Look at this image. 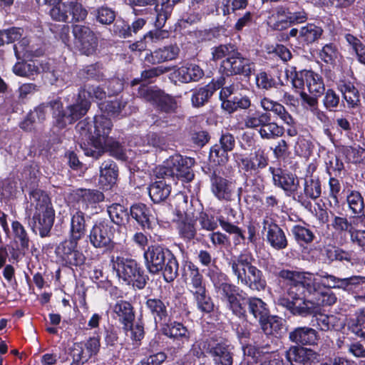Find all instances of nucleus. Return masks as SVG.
Wrapping results in <instances>:
<instances>
[{
    "label": "nucleus",
    "instance_id": "f257e3e1",
    "mask_svg": "<svg viewBox=\"0 0 365 365\" xmlns=\"http://www.w3.org/2000/svg\"><path fill=\"white\" fill-rule=\"evenodd\" d=\"M273 274L284 287V293L278 298L277 304L292 316L315 315L320 311V307L332 306L336 302L337 298L330 289L317 292L316 302L309 299V296L320 288V283L313 273L297 269L276 268Z\"/></svg>",
    "mask_w": 365,
    "mask_h": 365
},
{
    "label": "nucleus",
    "instance_id": "f03ea898",
    "mask_svg": "<svg viewBox=\"0 0 365 365\" xmlns=\"http://www.w3.org/2000/svg\"><path fill=\"white\" fill-rule=\"evenodd\" d=\"M207 277L220 301L240 320L247 322L251 315L260 325L269 317L271 312L267 302L258 297L249 296L218 267L209 269Z\"/></svg>",
    "mask_w": 365,
    "mask_h": 365
},
{
    "label": "nucleus",
    "instance_id": "7ed1b4c3",
    "mask_svg": "<svg viewBox=\"0 0 365 365\" xmlns=\"http://www.w3.org/2000/svg\"><path fill=\"white\" fill-rule=\"evenodd\" d=\"M171 71L170 66H157L141 71L140 77L130 81V86L140 85L137 89V96L150 104L160 113L173 114L177 113L178 105L175 97L165 92L157 86H149L155 83L160 76Z\"/></svg>",
    "mask_w": 365,
    "mask_h": 365
},
{
    "label": "nucleus",
    "instance_id": "20e7f679",
    "mask_svg": "<svg viewBox=\"0 0 365 365\" xmlns=\"http://www.w3.org/2000/svg\"><path fill=\"white\" fill-rule=\"evenodd\" d=\"M64 101L66 103V108L59 97L48 101L52 126L58 130L65 129L68 125H72L82 118L86 115L91 105V101L86 99L84 94H81L78 91L68 94L64 98Z\"/></svg>",
    "mask_w": 365,
    "mask_h": 365
},
{
    "label": "nucleus",
    "instance_id": "39448f33",
    "mask_svg": "<svg viewBox=\"0 0 365 365\" xmlns=\"http://www.w3.org/2000/svg\"><path fill=\"white\" fill-rule=\"evenodd\" d=\"M81 130L87 131L88 136L81 143L86 156L97 160L105 153V143L109 138L113 124L110 118L104 114H96L92 121L88 118L78 124Z\"/></svg>",
    "mask_w": 365,
    "mask_h": 365
},
{
    "label": "nucleus",
    "instance_id": "423d86ee",
    "mask_svg": "<svg viewBox=\"0 0 365 365\" xmlns=\"http://www.w3.org/2000/svg\"><path fill=\"white\" fill-rule=\"evenodd\" d=\"M255 262L252 253L244 251L237 256H232L227 264L232 274L242 285L252 291L262 292L267 287V280L263 272L254 264Z\"/></svg>",
    "mask_w": 365,
    "mask_h": 365
},
{
    "label": "nucleus",
    "instance_id": "0eeeda50",
    "mask_svg": "<svg viewBox=\"0 0 365 365\" xmlns=\"http://www.w3.org/2000/svg\"><path fill=\"white\" fill-rule=\"evenodd\" d=\"M31 198L36 202L34 212L31 217L28 215V225L34 233L38 231L41 237L51 235V230L55 220V210L47 192L41 189H34L29 192Z\"/></svg>",
    "mask_w": 365,
    "mask_h": 365
},
{
    "label": "nucleus",
    "instance_id": "6e6552de",
    "mask_svg": "<svg viewBox=\"0 0 365 365\" xmlns=\"http://www.w3.org/2000/svg\"><path fill=\"white\" fill-rule=\"evenodd\" d=\"M195 163L193 158L175 153L158 165L153 170L155 178H168L182 182H190L195 178L192 169Z\"/></svg>",
    "mask_w": 365,
    "mask_h": 365
},
{
    "label": "nucleus",
    "instance_id": "1a4fd4ad",
    "mask_svg": "<svg viewBox=\"0 0 365 365\" xmlns=\"http://www.w3.org/2000/svg\"><path fill=\"white\" fill-rule=\"evenodd\" d=\"M111 262L118 278L126 284L131 285L138 290L146 287L150 278L140 262L123 256H117L115 259L113 256Z\"/></svg>",
    "mask_w": 365,
    "mask_h": 365
},
{
    "label": "nucleus",
    "instance_id": "9d476101",
    "mask_svg": "<svg viewBox=\"0 0 365 365\" xmlns=\"http://www.w3.org/2000/svg\"><path fill=\"white\" fill-rule=\"evenodd\" d=\"M309 14L298 2L278 6L272 14L271 26L274 31H283L295 25L306 23Z\"/></svg>",
    "mask_w": 365,
    "mask_h": 365
},
{
    "label": "nucleus",
    "instance_id": "9b49d317",
    "mask_svg": "<svg viewBox=\"0 0 365 365\" xmlns=\"http://www.w3.org/2000/svg\"><path fill=\"white\" fill-rule=\"evenodd\" d=\"M117 231L106 217H100L93 222L87 238L93 248L111 252L115 246L114 239Z\"/></svg>",
    "mask_w": 365,
    "mask_h": 365
},
{
    "label": "nucleus",
    "instance_id": "f8f14e48",
    "mask_svg": "<svg viewBox=\"0 0 365 365\" xmlns=\"http://www.w3.org/2000/svg\"><path fill=\"white\" fill-rule=\"evenodd\" d=\"M287 76L291 78V83L295 90L304 89L315 96H321L325 90L323 77L312 69H297L296 66L290 67L287 71Z\"/></svg>",
    "mask_w": 365,
    "mask_h": 365
},
{
    "label": "nucleus",
    "instance_id": "ddd939ff",
    "mask_svg": "<svg viewBox=\"0 0 365 365\" xmlns=\"http://www.w3.org/2000/svg\"><path fill=\"white\" fill-rule=\"evenodd\" d=\"M76 240L66 238L55 248L57 260L64 267L73 270L84 267L87 257L79 247Z\"/></svg>",
    "mask_w": 365,
    "mask_h": 365
},
{
    "label": "nucleus",
    "instance_id": "4468645a",
    "mask_svg": "<svg viewBox=\"0 0 365 365\" xmlns=\"http://www.w3.org/2000/svg\"><path fill=\"white\" fill-rule=\"evenodd\" d=\"M254 67V63L244 56L237 47L230 56L220 62L219 72L221 76L220 77L225 79L226 77L242 75L249 80L255 70Z\"/></svg>",
    "mask_w": 365,
    "mask_h": 365
},
{
    "label": "nucleus",
    "instance_id": "2eb2a0df",
    "mask_svg": "<svg viewBox=\"0 0 365 365\" xmlns=\"http://www.w3.org/2000/svg\"><path fill=\"white\" fill-rule=\"evenodd\" d=\"M203 349L213 365H233L235 346L227 339L210 337L203 341Z\"/></svg>",
    "mask_w": 365,
    "mask_h": 365
},
{
    "label": "nucleus",
    "instance_id": "dca6fc26",
    "mask_svg": "<svg viewBox=\"0 0 365 365\" xmlns=\"http://www.w3.org/2000/svg\"><path fill=\"white\" fill-rule=\"evenodd\" d=\"M202 171L209 178L210 190L217 200L227 202L232 200L235 185L231 180L222 177L221 170L210 163L204 164Z\"/></svg>",
    "mask_w": 365,
    "mask_h": 365
},
{
    "label": "nucleus",
    "instance_id": "f3484780",
    "mask_svg": "<svg viewBox=\"0 0 365 365\" xmlns=\"http://www.w3.org/2000/svg\"><path fill=\"white\" fill-rule=\"evenodd\" d=\"M160 332L177 344L176 347L168 348V351L175 356L190 339V332L187 327L182 322L173 320L172 318H169V320L160 326Z\"/></svg>",
    "mask_w": 365,
    "mask_h": 365
},
{
    "label": "nucleus",
    "instance_id": "a211bd4d",
    "mask_svg": "<svg viewBox=\"0 0 365 365\" xmlns=\"http://www.w3.org/2000/svg\"><path fill=\"white\" fill-rule=\"evenodd\" d=\"M269 173L272 175L273 185L281 189L286 197H292L294 200L300 188L299 179L297 175L287 169L280 167L275 168L270 166Z\"/></svg>",
    "mask_w": 365,
    "mask_h": 365
},
{
    "label": "nucleus",
    "instance_id": "6ab92c4d",
    "mask_svg": "<svg viewBox=\"0 0 365 365\" xmlns=\"http://www.w3.org/2000/svg\"><path fill=\"white\" fill-rule=\"evenodd\" d=\"M269 163V152L262 147L255 148L248 155L240 154L238 158L239 167L247 176L259 175Z\"/></svg>",
    "mask_w": 365,
    "mask_h": 365
},
{
    "label": "nucleus",
    "instance_id": "aec40b11",
    "mask_svg": "<svg viewBox=\"0 0 365 365\" xmlns=\"http://www.w3.org/2000/svg\"><path fill=\"white\" fill-rule=\"evenodd\" d=\"M72 34L75 46L81 54L88 56L96 52L98 44V38L88 26L73 24Z\"/></svg>",
    "mask_w": 365,
    "mask_h": 365
},
{
    "label": "nucleus",
    "instance_id": "412c9836",
    "mask_svg": "<svg viewBox=\"0 0 365 365\" xmlns=\"http://www.w3.org/2000/svg\"><path fill=\"white\" fill-rule=\"evenodd\" d=\"M226 83V79L223 77L212 78L207 84L197 86L192 88L191 92V105L195 108L204 107L210 102L213 96L222 86Z\"/></svg>",
    "mask_w": 365,
    "mask_h": 365
},
{
    "label": "nucleus",
    "instance_id": "4be33fe9",
    "mask_svg": "<svg viewBox=\"0 0 365 365\" xmlns=\"http://www.w3.org/2000/svg\"><path fill=\"white\" fill-rule=\"evenodd\" d=\"M144 304L146 312L153 318L156 326H160L169 320V318H172V308L166 297L148 296Z\"/></svg>",
    "mask_w": 365,
    "mask_h": 365
},
{
    "label": "nucleus",
    "instance_id": "5701e85b",
    "mask_svg": "<svg viewBox=\"0 0 365 365\" xmlns=\"http://www.w3.org/2000/svg\"><path fill=\"white\" fill-rule=\"evenodd\" d=\"M322 182L318 176L306 177L304 179L303 190H298L294 200L306 209L312 206V200L315 201L322 195Z\"/></svg>",
    "mask_w": 365,
    "mask_h": 365
},
{
    "label": "nucleus",
    "instance_id": "b1692460",
    "mask_svg": "<svg viewBox=\"0 0 365 365\" xmlns=\"http://www.w3.org/2000/svg\"><path fill=\"white\" fill-rule=\"evenodd\" d=\"M160 259L158 262V274L168 283L173 282L178 276L179 262L174 253L164 244L160 247Z\"/></svg>",
    "mask_w": 365,
    "mask_h": 365
},
{
    "label": "nucleus",
    "instance_id": "393cba45",
    "mask_svg": "<svg viewBox=\"0 0 365 365\" xmlns=\"http://www.w3.org/2000/svg\"><path fill=\"white\" fill-rule=\"evenodd\" d=\"M284 356L290 365H317L321 360L319 352L302 346H291Z\"/></svg>",
    "mask_w": 365,
    "mask_h": 365
},
{
    "label": "nucleus",
    "instance_id": "a878e982",
    "mask_svg": "<svg viewBox=\"0 0 365 365\" xmlns=\"http://www.w3.org/2000/svg\"><path fill=\"white\" fill-rule=\"evenodd\" d=\"M263 230L266 232V242L274 250L279 251L288 247L289 241L284 230L273 220L264 219Z\"/></svg>",
    "mask_w": 365,
    "mask_h": 365
},
{
    "label": "nucleus",
    "instance_id": "bb28decb",
    "mask_svg": "<svg viewBox=\"0 0 365 365\" xmlns=\"http://www.w3.org/2000/svg\"><path fill=\"white\" fill-rule=\"evenodd\" d=\"M73 200L81 205L82 210L96 209L105 200V195L97 189L78 188L72 194Z\"/></svg>",
    "mask_w": 365,
    "mask_h": 365
},
{
    "label": "nucleus",
    "instance_id": "cd10ccee",
    "mask_svg": "<svg viewBox=\"0 0 365 365\" xmlns=\"http://www.w3.org/2000/svg\"><path fill=\"white\" fill-rule=\"evenodd\" d=\"M244 353L247 356L251 357L254 362L257 363L269 356L274 354L271 351V346L269 342V337L264 336L262 333H259L253 338V343L248 344L243 346Z\"/></svg>",
    "mask_w": 365,
    "mask_h": 365
},
{
    "label": "nucleus",
    "instance_id": "c85d7f7f",
    "mask_svg": "<svg viewBox=\"0 0 365 365\" xmlns=\"http://www.w3.org/2000/svg\"><path fill=\"white\" fill-rule=\"evenodd\" d=\"M289 340L294 346H314L320 340L319 332L308 326H299L289 332Z\"/></svg>",
    "mask_w": 365,
    "mask_h": 365
},
{
    "label": "nucleus",
    "instance_id": "c756f323",
    "mask_svg": "<svg viewBox=\"0 0 365 365\" xmlns=\"http://www.w3.org/2000/svg\"><path fill=\"white\" fill-rule=\"evenodd\" d=\"M337 90L341 93L347 108L356 109L361 107V94L354 82L345 76L341 77L336 83Z\"/></svg>",
    "mask_w": 365,
    "mask_h": 365
},
{
    "label": "nucleus",
    "instance_id": "7c9ffc66",
    "mask_svg": "<svg viewBox=\"0 0 365 365\" xmlns=\"http://www.w3.org/2000/svg\"><path fill=\"white\" fill-rule=\"evenodd\" d=\"M182 277L189 292L207 287L206 280L200 268L191 260L182 261Z\"/></svg>",
    "mask_w": 365,
    "mask_h": 365
},
{
    "label": "nucleus",
    "instance_id": "2f4dec72",
    "mask_svg": "<svg viewBox=\"0 0 365 365\" xmlns=\"http://www.w3.org/2000/svg\"><path fill=\"white\" fill-rule=\"evenodd\" d=\"M171 76L181 83H190L198 82L205 76V72L199 65L185 62L180 66H174Z\"/></svg>",
    "mask_w": 365,
    "mask_h": 365
},
{
    "label": "nucleus",
    "instance_id": "473e14b6",
    "mask_svg": "<svg viewBox=\"0 0 365 365\" xmlns=\"http://www.w3.org/2000/svg\"><path fill=\"white\" fill-rule=\"evenodd\" d=\"M130 220L144 230H152L154 217L150 207L143 202H135L129 208Z\"/></svg>",
    "mask_w": 365,
    "mask_h": 365
},
{
    "label": "nucleus",
    "instance_id": "72a5a7b5",
    "mask_svg": "<svg viewBox=\"0 0 365 365\" xmlns=\"http://www.w3.org/2000/svg\"><path fill=\"white\" fill-rule=\"evenodd\" d=\"M180 48L176 43H171L153 51H149L146 53L144 61L149 65H158L166 61L175 60L178 58Z\"/></svg>",
    "mask_w": 365,
    "mask_h": 365
},
{
    "label": "nucleus",
    "instance_id": "f704fd0d",
    "mask_svg": "<svg viewBox=\"0 0 365 365\" xmlns=\"http://www.w3.org/2000/svg\"><path fill=\"white\" fill-rule=\"evenodd\" d=\"M48 102L41 103L31 110L19 123V128L24 132H34L36 130V123H43L46 119Z\"/></svg>",
    "mask_w": 365,
    "mask_h": 365
},
{
    "label": "nucleus",
    "instance_id": "c9c22d12",
    "mask_svg": "<svg viewBox=\"0 0 365 365\" xmlns=\"http://www.w3.org/2000/svg\"><path fill=\"white\" fill-rule=\"evenodd\" d=\"M113 318L118 322L121 328L135 322L136 312L133 304L125 299L116 301L112 308Z\"/></svg>",
    "mask_w": 365,
    "mask_h": 365
},
{
    "label": "nucleus",
    "instance_id": "e433bc0d",
    "mask_svg": "<svg viewBox=\"0 0 365 365\" xmlns=\"http://www.w3.org/2000/svg\"><path fill=\"white\" fill-rule=\"evenodd\" d=\"M70 217L68 238L81 241L87 236V215L83 210L77 209L70 214Z\"/></svg>",
    "mask_w": 365,
    "mask_h": 365
},
{
    "label": "nucleus",
    "instance_id": "4c0bfd02",
    "mask_svg": "<svg viewBox=\"0 0 365 365\" xmlns=\"http://www.w3.org/2000/svg\"><path fill=\"white\" fill-rule=\"evenodd\" d=\"M158 179L151 182L148 187L149 197L154 204L166 202L172 190L171 185L165 181L166 178Z\"/></svg>",
    "mask_w": 365,
    "mask_h": 365
},
{
    "label": "nucleus",
    "instance_id": "58836bf2",
    "mask_svg": "<svg viewBox=\"0 0 365 365\" xmlns=\"http://www.w3.org/2000/svg\"><path fill=\"white\" fill-rule=\"evenodd\" d=\"M100 168L99 183L106 189H110L115 184L118 175L116 163L108 159L103 162Z\"/></svg>",
    "mask_w": 365,
    "mask_h": 365
},
{
    "label": "nucleus",
    "instance_id": "ea45409f",
    "mask_svg": "<svg viewBox=\"0 0 365 365\" xmlns=\"http://www.w3.org/2000/svg\"><path fill=\"white\" fill-rule=\"evenodd\" d=\"M179 218L175 220L179 237L186 242L193 240L197 235L195 220L187 217L182 216L180 211L178 214Z\"/></svg>",
    "mask_w": 365,
    "mask_h": 365
},
{
    "label": "nucleus",
    "instance_id": "a19ab883",
    "mask_svg": "<svg viewBox=\"0 0 365 365\" xmlns=\"http://www.w3.org/2000/svg\"><path fill=\"white\" fill-rule=\"evenodd\" d=\"M116 15V11L107 4L93 8L91 11L93 24L105 27L110 26L115 21Z\"/></svg>",
    "mask_w": 365,
    "mask_h": 365
},
{
    "label": "nucleus",
    "instance_id": "79ce46f5",
    "mask_svg": "<svg viewBox=\"0 0 365 365\" xmlns=\"http://www.w3.org/2000/svg\"><path fill=\"white\" fill-rule=\"evenodd\" d=\"M108 217L106 220L112 222L113 225L122 227L130 222L129 210L125 205L114 202L106 207Z\"/></svg>",
    "mask_w": 365,
    "mask_h": 365
},
{
    "label": "nucleus",
    "instance_id": "37998d69",
    "mask_svg": "<svg viewBox=\"0 0 365 365\" xmlns=\"http://www.w3.org/2000/svg\"><path fill=\"white\" fill-rule=\"evenodd\" d=\"M193 297L197 309L202 314H211L215 310V303L207 287L190 292Z\"/></svg>",
    "mask_w": 365,
    "mask_h": 365
},
{
    "label": "nucleus",
    "instance_id": "c03bdc74",
    "mask_svg": "<svg viewBox=\"0 0 365 365\" xmlns=\"http://www.w3.org/2000/svg\"><path fill=\"white\" fill-rule=\"evenodd\" d=\"M163 244L153 243L148 246L144 250L143 257L145 266L148 272L153 275H158V262L160 259V247Z\"/></svg>",
    "mask_w": 365,
    "mask_h": 365
},
{
    "label": "nucleus",
    "instance_id": "a18cd8bd",
    "mask_svg": "<svg viewBox=\"0 0 365 365\" xmlns=\"http://www.w3.org/2000/svg\"><path fill=\"white\" fill-rule=\"evenodd\" d=\"M159 341L153 339L147 347V355L139 362L142 365H162L167 359L168 356L163 351H158Z\"/></svg>",
    "mask_w": 365,
    "mask_h": 365
},
{
    "label": "nucleus",
    "instance_id": "49530a36",
    "mask_svg": "<svg viewBox=\"0 0 365 365\" xmlns=\"http://www.w3.org/2000/svg\"><path fill=\"white\" fill-rule=\"evenodd\" d=\"M291 234L300 247H307L316 239L314 231L305 222H304V225L296 224L293 225L291 228Z\"/></svg>",
    "mask_w": 365,
    "mask_h": 365
},
{
    "label": "nucleus",
    "instance_id": "de8ad7c7",
    "mask_svg": "<svg viewBox=\"0 0 365 365\" xmlns=\"http://www.w3.org/2000/svg\"><path fill=\"white\" fill-rule=\"evenodd\" d=\"M11 227L14 240L19 245V250L24 254L29 250L31 242L29 235L25 227L19 220H13Z\"/></svg>",
    "mask_w": 365,
    "mask_h": 365
},
{
    "label": "nucleus",
    "instance_id": "09e8293b",
    "mask_svg": "<svg viewBox=\"0 0 365 365\" xmlns=\"http://www.w3.org/2000/svg\"><path fill=\"white\" fill-rule=\"evenodd\" d=\"M346 201L348 207L355 217L361 218L365 216V203L361 193L356 190L349 189Z\"/></svg>",
    "mask_w": 365,
    "mask_h": 365
},
{
    "label": "nucleus",
    "instance_id": "8fccbe9b",
    "mask_svg": "<svg viewBox=\"0 0 365 365\" xmlns=\"http://www.w3.org/2000/svg\"><path fill=\"white\" fill-rule=\"evenodd\" d=\"M323 34L322 26L314 23H307L301 27L299 44L302 46H309L320 39Z\"/></svg>",
    "mask_w": 365,
    "mask_h": 365
},
{
    "label": "nucleus",
    "instance_id": "3c124183",
    "mask_svg": "<svg viewBox=\"0 0 365 365\" xmlns=\"http://www.w3.org/2000/svg\"><path fill=\"white\" fill-rule=\"evenodd\" d=\"M121 329L126 335L130 332L129 337L133 346L139 347L142 344V341L145 336V323L142 317L138 318L137 322L125 325Z\"/></svg>",
    "mask_w": 365,
    "mask_h": 365
},
{
    "label": "nucleus",
    "instance_id": "603ef678",
    "mask_svg": "<svg viewBox=\"0 0 365 365\" xmlns=\"http://www.w3.org/2000/svg\"><path fill=\"white\" fill-rule=\"evenodd\" d=\"M255 83L257 88L262 91L277 88L282 85V82L279 76L275 77L270 72L264 70H259L255 75Z\"/></svg>",
    "mask_w": 365,
    "mask_h": 365
},
{
    "label": "nucleus",
    "instance_id": "864d4df0",
    "mask_svg": "<svg viewBox=\"0 0 365 365\" xmlns=\"http://www.w3.org/2000/svg\"><path fill=\"white\" fill-rule=\"evenodd\" d=\"M220 89L218 98L220 101V108L225 114L231 115L234 113L235 86L233 84L227 86H222Z\"/></svg>",
    "mask_w": 365,
    "mask_h": 365
},
{
    "label": "nucleus",
    "instance_id": "5fc2aeb1",
    "mask_svg": "<svg viewBox=\"0 0 365 365\" xmlns=\"http://www.w3.org/2000/svg\"><path fill=\"white\" fill-rule=\"evenodd\" d=\"M270 115L269 112L250 110L244 119L245 126L247 128L255 129L259 131L263 128Z\"/></svg>",
    "mask_w": 365,
    "mask_h": 365
},
{
    "label": "nucleus",
    "instance_id": "6e6d98bb",
    "mask_svg": "<svg viewBox=\"0 0 365 365\" xmlns=\"http://www.w3.org/2000/svg\"><path fill=\"white\" fill-rule=\"evenodd\" d=\"M322 95V104L327 111L335 113L339 110V108L345 107L343 98L341 99L339 94L334 88L325 89Z\"/></svg>",
    "mask_w": 365,
    "mask_h": 365
},
{
    "label": "nucleus",
    "instance_id": "4d7b16f0",
    "mask_svg": "<svg viewBox=\"0 0 365 365\" xmlns=\"http://www.w3.org/2000/svg\"><path fill=\"white\" fill-rule=\"evenodd\" d=\"M218 222L220 227L225 232L230 235H234L233 243L235 246H238L242 244L245 245L246 243V237L242 228L228 222L225 220V217L222 215L218 217Z\"/></svg>",
    "mask_w": 365,
    "mask_h": 365
},
{
    "label": "nucleus",
    "instance_id": "13d9d810",
    "mask_svg": "<svg viewBox=\"0 0 365 365\" xmlns=\"http://www.w3.org/2000/svg\"><path fill=\"white\" fill-rule=\"evenodd\" d=\"M285 129L272 120V115L269 117L263 128L259 130V134L263 140H274L284 135Z\"/></svg>",
    "mask_w": 365,
    "mask_h": 365
},
{
    "label": "nucleus",
    "instance_id": "bf43d9fd",
    "mask_svg": "<svg viewBox=\"0 0 365 365\" xmlns=\"http://www.w3.org/2000/svg\"><path fill=\"white\" fill-rule=\"evenodd\" d=\"M330 215L331 217L330 225L334 232L339 235H345L349 233L351 236L355 228L346 216H338L333 212H330Z\"/></svg>",
    "mask_w": 365,
    "mask_h": 365
},
{
    "label": "nucleus",
    "instance_id": "052dcab7",
    "mask_svg": "<svg viewBox=\"0 0 365 365\" xmlns=\"http://www.w3.org/2000/svg\"><path fill=\"white\" fill-rule=\"evenodd\" d=\"M259 326L263 331L262 334L264 336H277L282 333L284 327L283 319L277 315H272L270 314L269 317Z\"/></svg>",
    "mask_w": 365,
    "mask_h": 365
},
{
    "label": "nucleus",
    "instance_id": "680f3d73",
    "mask_svg": "<svg viewBox=\"0 0 365 365\" xmlns=\"http://www.w3.org/2000/svg\"><path fill=\"white\" fill-rule=\"evenodd\" d=\"M144 143L156 152L165 150L168 146L167 137L163 132L149 131L144 137Z\"/></svg>",
    "mask_w": 365,
    "mask_h": 365
},
{
    "label": "nucleus",
    "instance_id": "e2e57ef3",
    "mask_svg": "<svg viewBox=\"0 0 365 365\" xmlns=\"http://www.w3.org/2000/svg\"><path fill=\"white\" fill-rule=\"evenodd\" d=\"M229 152L224 150L221 147L214 144L210 148L208 159L212 166L218 168V166L225 165L230 159Z\"/></svg>",
    "mask_w": 365,
    "mask_h": 365
},
{
    "label": "nucleus",
    "instance_id": "0e129e2a",
    "mask_svg": "<svg viewBox=\"0 0 365 365\" xmlns=\"http://www.w3.org/2000/svg\"><path fill=\"white\" fill-rule=\"evenodd\" d=\"M329 192L327 195V200L329 205L331 207H339L340 204V191L341 186L339 180L336 177H329L328 181Z\"/></svg>",
    "mask_w": 365,
    "mask_h": 365
},
{
    "label": "nucleus",
    "instance_id": "69168bd1",
    "mask_svg": "<svg viewBox=\"0 0 365 365\" xmlns=\"http://www.w3.org/2000/svg\"><path fill=\"white\" fill-rule=\"evenodd\" d=\"M348 328L356 336L365 339V309H362L354 318L349 319Z\"/></svg>",
    "mask_w": 365,
    "mask_h": 365
},
{
    "label": "nucleus",
    "instance_id": "338daca9",
    "mask_svg": "<svg viewBox=\"0 0 365 365\" xmlns=\"http://www.w3.org/2000/svg\"><path fill=\"white\" fill-rule=\"evenodd\" d=\"M69 355L72 358L71 365H83L91 357L83 347L82 343L75 342L70 349Z\"/></svg>",
    "mask_w": 365,
    "mask_h": 365
},
{
    "label": "nucleus",
    "instance_id": "774afa93",
    "mask_svg": "<svg viewBox=\"0 0 365 365\" xmlns=\"http://www.w3.org/2000/svg\"><path fill=\"white\" fill-rule=\"evenodd\" d=\"M344 38L354 51L357 61L365 66V45L351 34H346Z\"/></svg>",
    "mask_w": 365,
    "mask_h": 365
}]
</instances>
